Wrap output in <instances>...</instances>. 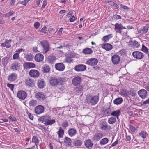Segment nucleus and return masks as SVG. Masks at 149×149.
Returning a JSON list of instances; mask_svg holds the SVG:
<instances>
[{
	"label": "nucleus",
	"mask_w": 149,
	"mask_h": 149,
	"mask_svg": "<svg viewBox=\"0 0 149 149\" xmlns=\"http://www.w3.org/2000/svg\"><path fill=\"white\" fill-rule=\"evenodd\" d=\"M29 74L32 77L36 78L39 76L40 72L38 70H36L31 69L29 71Z\"/></svg>",
	"instance_id": "obj_8"
},
{
	"label": "nucleus",
	"mask_w": 149,
	"mask_h": 149,
	"mask_svg": "<svg viewBox=\"0 0 149 149\" xmlns=\"http://www.w3.org/2000/svg\"><path fill=\"white\" fill-rule=\"evenodd\" d=\"M56 58V57L53 55L49 56L48 57V61L51 64L54 63Z\"/></svg>",
	"instance_id": "obj_35"
},
{
	"label": "nucleus",
	"mask_w": 149,
	"mask_h": 149,
	"mask_svg": "<svg viewBox=\"0 0 149 149\" xmlns=\"http://www.w3.org/2000/svg\"><path fill=\"white\" fill-rule=\"evenodd\" d=\"M139 136L142 137L143 139L146 138L147 136V133L146 132L142 131L140 132L139 133Z\"/></svg>",
	"instance_id": "obj_46"
},
{
	"label": "nucleus",
	"mask_w": 149,
	"mask_h": 149,
	"mask_svg": "<svg viewBox=\"0 0 149 149\" xmlns=\"http://www.w3.org/2000/svg\"><path fill=\"white\" fill-rule=\"evenodd\" d=\"M107 123H105L104 124H102L101 126L100 129L104 131H109L111 129V127L110 125L107 124Z\"/></svg>",
	"instance_id": "obj_23"
},
{
	"label": "nucleus",
	"mask_w": 149,
	"mask_h": 149,
	"mask_svg": "<svg viewBox=\"0 0 149 149\" xmlns=\"http://www.w3.org/2000/svg\"><path fill=\"white\" fill-rule=\"evenodd\" d=\"M128 92L129 95H131L132 97L135 96L136 95V93L133 89H131Z\"/></svg>",
	"instance_id": "obj_49"
},
{
	"label": "nucleus",
	"mask_w": 149,
	"mask_h": 149,
	"mask_svg": "<svg viewBox=\"0 0 149 149\" xmlns=\"http://www.w3.org/2000/svg\"><path fill=\"white\" fill-rule=\"evenodd\" d=\"M149 28V25L146 24L143 26L142 29H140L138 31V32L141 34H145L147 32Z\"/></svg>",
	"instance_id": "obj_26"
},
{
	"label": "nucleus",
	"mask_w": 149,
	"mask_h": 149,
	"mask_svg": "<svg viewBox=\"0 0 149 149\" xmlns=\"http://www.w3.org/2000/svg\"><path fill=\"white\" fill-rule=\"evenodd\" d=\"M123 101V99L121 97H118L115 99L113 101V103L116 105L120 104Z\"/></svg>",
	"instance_id": "obj_34"
},
{
	"label": "nucleus",
	"mask_w": 149,
	"mask_h": 149,
	"mask_svg": "<svg viewBox=\"0 0 149 149\" xmlns=\"http://www.w3.org/2000/svg\"><path fill=\"white\" fill-rule=\"evenodd\" d=\"M138 94L139 96L142 99L146 98L148 94L147 92L144 89L139 90L138 92Z\"/></svg>",
	"instance_id": "obj_16"
},
{
	"label": "nucleus",
	"mask_w": 149,
	"mask_h": 149,
	"mask_svg": "<svg viewBox=\"0 0 149 149\" xmlns=\"http://www.w3.org/2000/svg\"><path fill=\"white\" fill-rule=\"evenodd\" d=\"M40 25V23L38 22H36L34 23V27L37 29L39 27Z\"/></svg>",
	"instance_id": "obj_58"
},
{
	"label": "nucleus",
	"mask_w": 149,
	"mask_h": 149,
	"mask_svg": "<svg viewBox=\"0 0 149 149\" xmlns=\"http://www.w3.org/2000/svg\"><path fill=\"white\" fill-rule=\"evenodd\" d=\"M65 82V79L63 77H59L58 78L55 77H52L49 80V82L52 86H56L58 85L62 86L59 89L63 91L65 89L64 86H63Z\"/></svg>",
	"instance_id": "obj_1"
},
{
	"label": "nucleus",
	"mask_w": 149,
	"mask_h": 149,
	"mask_svg": "<svg viewBox=\"0 0 149 149\" xmlns=\"http://www.w3.org/2000/svg\"><path fill=\"white\" fill-rule=\"evenodd\" d=\"M23 66L24 69H28L35 68L36 65L32 62H25L23 64Z\"/></svg>",
	"instance_id": "obj_21"
},
{
	"label": "nucleus",
	"mask_w": 149,
	"mask_h": 149,
	"mask_svg": "<svg viewBox=\"0 0 149 149\" xmlns=\"http://www.w3.org/2000/svg\"><path fill=\"white\" fill-rule=\"evenodd\" d=\"M68 123L67 122H64L62 123V126L65 129L66 127L68 126Z\"/></svg>",
	"instance_id": "obj_61"
},
{
	"label": "nucleus",
	"mask_w": 149,
	"mask_h": 149,
	"mask_svg": "<svg viewBox=\"0 0 149 149\" xmlns=\"http://www.w3.org/2000/svg\"><path fill=\"white\" fill-rule=\"evenodd\" d=\"M109 141L108 138H105L102 139L100 141V144L101 145H103L107 143Z\"/></svg>",
	"instance_id": "obj_42"
},
{
	"label": "nucleus",
	"mask_w": 149,
	"mask_h": 149,
	"mask_svg": "<svg viewBox=\"0 0 149 149\" xmlns=\"http://www.w3.org/2000/svg\"><path fill=\"white\" fill-rule=\"evenodd\" d=\"M20 67V63L17 61H15L11 64L10 68L13 71H16L19 69Z\"/></svg>",
	"instance_id": "obj_10"
},
{
	"label": "nucleus",
	"mask_w": 149,
	"mask_h": 149,
	"mask_svg": "<svg viewBox=\"0 0 149 149\" xmlns=\"http://www.w3.org/2000/svg\"><path fill=\"white\" fill-rule=\"evenodd\" d=\"M39 140L36 136H33L32 139V142L35 143V145L37 147L39 145Z\"/></svg>",
	"instance_id": "obj_37"
},
{
	"label": "nucleus",
	"mask_w": 149,
	"mask_h": 149,
	"mask_svg": "<svg viewBox=\"0 0 149 149\" xmlns=\"http://www.w3.org/2000/svg\"><path fill=\"white\" fill-rule=\"evenodd\" d=\"M120 94L123 97H125L129 95L128 91L125 89H122L121 90Z\"/></svg>",
	"instance_id": "obj_41"
},
{
	"label": "nucleus",
	"mask_w": 149,
	"mask_h": 149,
	"mask_svg": "<svg viewBox=\"0 0 149 149\" xmlns=\"http://www.w3.org/2000/svg\"><path fill=\"white\" fill-rule=\"evenodd\" d=\"M43 48V53L44 54L47 53L50 49V45L49 42L47 40H43L40 42Z\"/></svg>",
	"instance_id": "obj_4"
},
{
	"label": "nucleus",
	"mask_w": 149,
	"mask_h": 149,
	"mask_svg": "<svg viewBox=\"0 0 149 149\" xmlns=\"http://www.w3.org/2000/svg\"><path fill=\"white\" fill-rule=\"evenodd\" d=\"M98 63L97 60L95 58H91L88 60L86 63L91 66H93L97 65Z\"/></svg>",
	"instance_id": "obj_17"
},
{
	"label": "nucleus",
	"mask_w": 149,
	"mask_h": 149,
	"mask_svg": "<svg viewBox=\"0 0 149 149\" xmlns=\"http://www.w3.org/2000/svg\"><path fill=\"white\" fill-rule=\"evenodd\" d=\"M9 60L8 57H6L2 59V63L4 66H6L7 65L8 61Z\"/></svg>",
	"instance_id": "obj_40"
},
{
	"label": "nucleus",
	"mask_w": 149,
	"mask_h": 149,
	"mask_svg": "<svg viewBox=\"0 0 149 149\" xmlns=\"http://www.w3.org/2000/svg\"><path fill=\"white\" fill-rule=\"evenodd\" d=\"M27 3H28L26 1V0H24V1H22L20 3L25 6H26Z\"/></svg>",
	"instance_id": "obj_62"
},
{
	"label": "nucleus",
	"mask_w": 149,
	"mask_h": 149,
	"mask_svg": "<svg viewBox=\"0 0 149 149\" xmlns=\"http://www.w3.org/2000/svg\"><path fill=\"white\" fill-rule=\"evenodd\" d=\"M51 116L48 115H44L41 116L38 119L39 121L42 123L45 126L51 125L54 123L55 120L54 119H51Z\"/></svg>",
	"instance_id": "obj_2"
},
{
	"label": "nucleus",
	"mask_w": 149,
	"mask_h": 149,
	"mask_svg": "<svg viewBox=\"0 0 149 149\" xmlns=\"http://www.w3.org/2000/svg\"><path fill=\"white\" fill-rule=\"evenodd\" d=\"M86 69V66L82 64H79L74 67V70L77 72H82L85 71Z\"/></svg>",
	"instance_id": "obj_9"
},
{
	"label": "nucleus",
	"mask_w": 149,
	"mask_h": 149,
	"mask_svg": "<svg viewBox=\"0 0 149 149\" xmlns=\"http://www.w3.org/2000/svg\"><path fill=\"white\" fill-rule=\"evenodd\" d=\"M15 13V12L13 11H10L8 13L3 15V17H7L13 15Z\"/></svg>",
	"instance_id": "obj_44"
},
{
	"label": "nucleus",
	"mask_w": 149,
	"mask_h": 149,
	"mask_svg": "<svg viewBox=\"0 0 149 149\" xmlns=\"http://www.w3.org/2000/svg\"><path fill=\"white\" fill-rule=\"evenodd\" d=\"M121 114L120 111L119 110H117L116 111H114L111 113V116H116L117 118H118L119 116Z\"/></svg>",
	"instance_id": "obj_33"
},
{
	"label": "nucleus",
	"mask_w": 149,
	"mask_h": 149,
	"mask_svg": "<svg viewBox=\"0 0 149 149\" xmlns=\"http://www.w3.org/2000/svg\"><path fill=\"white\" fill-rule=\"evenodd\" d=\"M36 97L38 100H44L46 98L45 95L42 92H38L36 93Z\"/></svg>",
	"instance_id": "obj_19"
},
{
	"label": "nucleus",
	"mask_w": 149,
	"mask_h": 149,
	"mask_svg": "<svg viewBox=\"0 0 149 149\" xmlns=\"http://www.w3.org/2000/svg\"><path fill=\"white\" fill-rule=\"evenodd\" d=\"M73 144L75 146L78 147L81 146L82 144V142L80 140L76 139L74 141Z\"/></svg>",
	"instance_id": "obj_32"
},
{
	"label": "nucleus",
	"mask_w": 149,
	"mask_h": 149,
	"mask_svg": "<svg viewBox=\"0 0 149 149\" xmlns=\"http://www.w3.org/2000/svg\"><path fill=\"white\" fill-rule=\"evenodd\" d=\"M33 57L34 56L30 53L27 54L25 57L26 60L28 61H32Z\"/></svg>",
	"instance_id": "obj_39"
},
{
	"label": "nucleus",
	"mask_w": 149,
	"mask_h": 149,
	"mask_svg": "<svg viewBox=\"0 0 149 149\" xmlns=\"http://www.w3.org/2000/svg\"><path fill=\"white\" fill-rule=\"evenodd\" d=\"M47 0H44L42 3V5L41 7L42 9L44 8L47 5Z\"/></svg>",
	"instance_id": "obj_56"
},
{
	"label": "nucleus",
	"mask_w": 149,
	"mask_h": 149,
	"mask_svg": "<svg viewBox=\"0 0 149 149\" xmlns=\"http://www.w3.org/2000/svg\"><path fill=\"white\" fill-rule=\"evenodd\" d=\"M114 29L116 32L120 34H126L127 32L126 28L121 23H116L114 25Z\"/></svg>",
	"instance_id": "obj_3"
},
{
	"label": "nucleus",
	"mask_w": 149,
	"mask_h": 149,
	"mask_svg": "<svg viewBox=\"0 0 149 149\" xmlns=\"http://www.w3.org/2000/svg\"><path fill=\"white\" fill-rule=\"evenodd\" d=\"M126 138L125 139L126 141H129L131 139V136L126 134Z\"/></svg>",
	"instance_id": "obj_60"
},
{
	"label": "nucleus",
	"mask_w": 149,
	"mask_h": 149,
	"mask_svg": "<svg viewBox=\"0 0 149 149\" xmlns=\"http://www.w3.org/2000/svg\"><path fill=\"white\" fill-rule=\"evenodd\" d=\"M55 68L57 70L63 71H64L65 68V66L64 64L62 63H56L55 65Z\"/></svg>",
	"instance_id": "obj_18"
},
{
	"label": "nucleus",
	"mask_w": 149,
	"mask_h": 149,
	"mask_svg": "<svg viewBox=\"0 0 149 149\" xmlns=\"http://www.w3.org/2000/svg\"><path fill=\"white\" fill-rule=\"evenodd\" d=\"M12 40H6L5 42L2 43L1 46L2 47H6L7 48H9L11 46V43Z\"/></svg>",
	"instance_id": "obj_25"
},
{
	"label": "nucleus",
	"mask_w": 149,
	"mask_h": 149,
	"mask_svg": "<svg viewBox=\"0 0 149 149\" xmlns=\"http://www.w3.org/2000/svg\"><path fill=\"white\" fill-rule=\"evenodd\" d=\"M17 78V74L16 73H13L8 75V80L10 82H12L16 80Z\"/></svg>",
	"instance_id": "obj_14"
},
{
	"label": "nucleus",
	"mask_w": 149,
	"mask_h": 149,
	"mask_svg": "<svg viewBox=\"0 0 149 149\" xmlns=\"http://www.w3.org/2000/svg\"><path fill=\"white\" fill-rule=\"evenodd\" d=\"M132 55L133 57L137 59H141L144 56L142 52L139 51H134L133 52Z\"/></svg>",
	"instance_id": "obj_5"
},
{
	"label": "nucleus",
	"mask_w": 149,
	"mask_h": 149,
	"mask_svg": "<svg viewBox=\"0 0 149 149\" xmlns=\"http://www.w3.org/2000/svg\"><path fill=\"white\" fill-rule=\"evenodd\" d=\"M77 133L76 130L73 128H70L68 131V134L71 137L74 136L77 134Z\"/></svg>",
	"instance_id": "obj_27"
},
{
	"label": "nucleus",
	"mask_w": 149,
	"mask_h": 149,
	"mask_svg": "<svg viewBox=\"0 0 149 149\" xmlns=\"http://www.w3.org/2000/svg\"><path fill=\"white\" fill-rule=\"evenodd\" d=\"M145 88L148 91H149V82L147 84L145 85Z\"/></svg>",
	"instance_id": "obj_63"
},
{
	"label": "nucleus",
	"mask_w": 149,
	"mask_h": 149,
	"mask_svg": "<svg viewBox=\"0 0 149 149\" xmlns=\"http://www.w3.org/2000/svg\"><path fill=\"white\" fill-rule=\"evenodd\" d=\"M64 130L61 127H59V130L57 132V133L58 135L59 138H63L64 135Z\"/></svg>",
	"instance_id": "obj_30"
},
{
	"label": "nucleus",
	"mask_w": 149,
	"mask_h": 149,
	"mask_svg": "<svg viewBox=\"0 0 149 149\" xmlns=\"http://www.w3.org/2000/svg\"><path fill=\"white\" fill-rule=\"evenodd\" d=\"M44 107L41 105L36 106L35 109V112L37 114H40L44 112Z\"/></svg>",
	"instance_id": "obj_13"
},
{
	"label": "nucleus",
	"mask_w": 149,
	"mask_h": 149,
	"mask_svg": "<svg viewBox=\"0 0 149 149\" xmlns=\"http://www.w3.org/2000/svg\"><path fill=\"white\" fill-rule=\"evenodd\" d=\"M26 93L24 91L20 90L17 93V96L18 98L22 100L25 99L27 97Z\"/></svg>",
	"instance_id": "obj_12"
},
{
	"label": "nucleus",
	"mask_w": 149,
	"mask_h": 149,
	"mask_svg": "<svg viewBox=\"0 0 149 149\" xmlns=\"http://www.w3.org/2000/svg\"><path fill=\"white\" fill-rule=\"evenodd\" d=\"M50 69L49 67L47 65H45L43 67V70L44 73L49 72L50 71Z\"/></svg>",
	"instance_id": "obj_43"
},
{
	"label": "nucleus",
	"mask_w": 149,
	"mask_h": 149,
	"mask_svg": "<svg viewBox=\"0 0 149 149\" xmlns=\"http://www.w3.org/2000/svg\"><path fill=\"white\" fill-rule=\"evenodd\" d=\"M111 35V34L107 35L105 36H104L103 37V39H102L105 42H106L108 41L109 39V37Z\"/></svg>",
	"instance_id": "obj_52"
},
{
	"label": "nucleus",
	"mask_w": 149,
	"mask_h": 149,
	"mask_svg": "<svg viewBox=\"0 0 149 149\" xmlns=\"http://www.w3.org/2000/svg\"><path fill=\"white\" fill-rule=\"evenodd\" d=\"M129 45L131 47L135 48H138L140 45V43L136 40L130 41Z\"/></svg>",
	"instance_id": "obj_15"
},
{
	"label": "nucleus",
	"mask_w": 149,
	"mask_h": 149,
	"mask_svg": "<svg viewBox=\"0 0 149 149\" xmlns=\"http://www.w3.org/2000/svg\"><path fill=\"white\" fill-rule=\"evenodd\" d=\"M120 7L124 9H128L129 8L125 5H123L122 4L120 5Z\"/></svg>",
	"instance_id": "obj_64"
},
{
	"label": "nucleus",
	"mask_w": 149,
	"mask_h": 149,
	"mask_svg": "<svg viewBox=\"0 0 149 149\" xmlns=\"http://www.w3.org/2000/svg\"><path fill=\"white\" fill-rule=\"evenodd\" d=\"M35 60L37 62L42 61L44 59V56L41 53H38L36 54L34 57Z\"/></svg>",
	"instance_id": "obj_22"
},
{
	"label": "nucleus",
	"mask_w": 149,
	"mask_h": 149,
	"mask_svg": "<svg viewBox=\"0 0 149 149\" xmlns=\"http://www.w3.org/2000/svg\"><path fill=\"white\" fill-rule=\"evenodd\" d=\"M25 83L26 86L32 87L35 85V81L32 79L28 78L25 79Z\"/></svg>",
	"instance_id": "obj_6"
},
{
	"label": "nucleus",
	"mask_w": 149,
	"mask_h": 149,
	"mask_svg": "<svg viewBox=\"0 0 149 149\" xmlns=\"http://www.w3.org/2000/svg\"><path fill=\"white\" fill-rule=\"evenodd\" d=\"M120 57L119 55L117 54L114 55L111 57L112 62L114 65L118 64L120 62Z\"/></svg>",
	"instance_id": "obj_11"
},
{
	"label": "nucleus",
	"mask_w": 149,
	"mask_h": 149,
	"mask_svg": "<svg viewBox=\"0 0 149 149\" xmlns=\"http://www.w3.org/2000/svg\"><path fill=\"white\" fill-rule=\"evenodd\" d=\"M29 104L30 106L34 107L36 106L37 104V101L36 100H32L30 101Z\"/></svg>",
	"instance_id": "obj_47"
},
{
	"label": "nucleus",
	"mask_w": 149,
	"mask_h": 149,
	"mask_svg": "<svg viewBox=\"0 0 149 149\" xmlns=\"http://www.w3.org/2000/svg\"><path fill=\"white\" fill-rule=\"evenodd\" d=\"M103 137V134L101 133H98L95 134L93 136L94 140L98 141Z\"/></svg>",
	"instance_id": "obj_29"
},
{
	"label": "nucleus",
	"mask_w": 149,
	"mask_h": 149,
	"mask_svg": "<svg viewBox=\"0 0 149 149\" xmlns=\"http://www.w3.org/2000/svg\"><path fill=\"white\" fill-rule=\"evenodd\" d=\"M141 51L146 54L148 53V50L147 48L144 45H142Z\"/></svg>",
	"instance_id": "obj_50"
},
{
	"label": "nucleus",
	"mask_w": 149,
	"mask_h": 149,
	"mask_svg": "<svg viewBox=\"0 0 149 149\" xmlns=\"http://www.w3.org/2000/svg\"><path fill=\"white\" fill-rule=\"evenodd\" d=\"M19 58V53H18L15 54L13 56V58L14 60L18 59Z\"/></svg>",
	"instance_id": "obj_53"
},
{
	"label": "nucleus",
	"mask_w": 149,
	"mask_h": 149,
	"mask_svg": "<svg viewBox=\"0 0 149 149\" xmlns=\"http://www.w3.org/2000/svg\"><path fill=\"white\" fill-rule=\"evenodd\" d=\"M122 17L120 16L117 15H115L113 16V19L116 20L120 19Z\"/></svg>",
	"instance_id": "obj_54"
},
{
	"label": "nucleus",
	"mask_w": 149,
	"mask_h": 149,
	"mask_svg": "<svg viewBox=\"0 0 149 149\" xmlns=\"http://www.w3.org/2000/svg\"><path fill=\"white\" fill-rule=\"evenodd\" d=\"M91 96L90 95H88L87 96L86 99L85 101L86 103L89 104L90 103V101L91 100Z\"/></svg>",
	"instance_id": "obj_55"
},
{
	"label": "nucleus",
	"mask_w": 149,
	"mask_h": 149,
	"mask_svg": "<svg viewBox=\"0 0 149 149\" xmlns=\"http://www.w3.org/2000/svg\"><path fill=\"white\" fill-rule=\"evenodd\" d=\"M64 142L68 146H71L72 145L71 139L68 137H66L65 139Z\"/></svg>",
	"instance_id": "obj_36"
},
{
	"label": "nucleus",
	"mask_w": 149,
	"mask_h": 149,
	"mask_svg": "<svg viewBox=\"0 0 149 149\" xmlns=\"http://www.w3.org/2000/svg\"><path fill=\"white\" fill-rule=\"evenodd\" d=\"M130 129L132 132H134L136 130L135 127L131 125L130 126Z\"/></svg>",
	"instance_id": "obj_57"
},
{
	"label": "nucleus",
	"mask_w": 149,
	"mask_h": 149,
	"mask_svg": "<svg viewBox=\"0 0 149 149\" xmlns=\"http://www.w3.org/2000/svg\"><path fill=\"white\" fill-rule=\"evenodd\" d=\"M99 99V97L97 95H95L91 97L90 103L93 105H95L98 102Z\"/></svg>",
	"instance_id": "obj_20"
},
{
	"label": "nucleus",
	"mask_w": 149,
	"mask_h": 149,
	"mask_svg": "<svg viewBox=\"0 0 149 149\" xmlns=\"http://www.w3.org/2000/svg\"><path fill=\"white\" fill-rule=\"evenodd\" d=\"M81 77L79 76H77L72 79V83L73 85L76 86L80 84L81 83Z\"/></svg>",
	"instance_id": "obj_7"
},
{
	"label": "nucleus",
	"mask_w": 149,
	"mask_h": 149,
	"mask_svg": "<svg viewBox=\"0 0 149 149\" xmlns=\"http://www.w3.org/2000/svg\"><path fill=\"white\" fill-rule=\"evenodd\" d=\"M108 123L110 124H113L116 121V118L114 117H111L108 120Z\"/></svg>",
	"instance_id": "obj_45"
},
{
	"label": "nucleus",
	"mask_w": 149,
	"mask_h": 149,
	"mask_svg": "<svg viewBox=\"0 0 149 149\" xmlns=\"http://www.w3.org/2000/svg\"><path fill=\"white\" fill-rule=\"evenodd\" d=\"M38 86L40 88H43L45 86V84L42 80H40L38 82Z\"/></svg>",
	"instance_id": "obj_38"
},
{
	"label": "nucleus",
	"mask_w": 149,
	"mask_h": 149,
	"mask_svg": "<svg viewBox=\"0 0 149 149\" xmlns=\"http://www.w3.org/2000/svg\"><path fill=\"white\" fill-rule=\"evenodd\" d=\"M102 47L106 51H109L112 49V46L111 45L107 43H103L102 45Z\"/></svg>",
	"instance_id": "obj_24"
},
{
	"label": "nucleus",
	"mask_w": 149,
	"mask_h": 149,
	"mask_svg": "<svg viewBox=\"0 0 149 149\" xmlns=\"http://www.w3.org/2000/svg\"><path fill=\"white\" fill-rule=\"evenodd\" d=\"M93 146V144L91 140L89 139L86 140L85 146L87 148L91 149Z\"/></svg>",
	"instance_id": "obj_28"
},
{
	"label": "nucleus",
	"mask_w": 149,
	"mask_h": 149,
	"mask_svg": "<svg viewBox=\"0 0 149 149\" xmlns=\"http://www.w3.org/2000/svg\"><path fill=\"white\" fill-rule=\"evenodd\" d=\"M47 27L46 26H45L41 29L40 31V32L44 33H46V30Z\"/></svg>",
	"instance_id": "obj_59"
},
{
	"label": "nucleus",
	"mask_w": 149,
	"mask_h": 149,
	"mask_svg": "<svg viewBox=\"0 0 149 149\" xmlns=\"http://www.w3.org/2000/svg\"><path fill=\"white\" fill-rule=\"evenodd\" d=\"M93 52V50L89 48H85L82 51V53L86 55L91 54Z\"/></svg>",
	"instance_id": "obj_31"
},
{
	"label": "nucleus",
	"mask_w": 149,
	"mask_h": 149,
	"mask_svg": "<svg viewBox=\"0 0 149 149\" xmlns=\"http://www.w3.org/2000/svg\"><path fill=\"white\" fill-rule=\"evenodd\" d=\"M7 86L12 91H13L14 88L15 86L14 84L8 83L7 84Z\"/></svg>",
	"instance_id": "obj_51"
},
{
	"label": "nucleus",
	"mask_w": 149,
	"mask_h": 149,
	"mask_svg": "<svg viewBox=\"0 0 149 149\" xmlns=\"http://www.w3.org/2000/svg\"><path fill=\"white\" fill-rule=\"evenodd\" d=\"M75 89L76 92L79 93L83 91V87L82 86H79L76 87Z\"/></svg>",
	"instance_id": "obj_48"
}]
</instances>
